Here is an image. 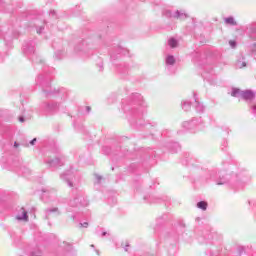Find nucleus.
I'll use <instances>...</instances> for the list:
<instances>
[{
    "instance_id": "2eb2a0df",
    "label": "nucleus",
    "mask_w": 256,
    "mask_h": 256,
    "mask_svg": "<svg viewBox=\"0 0 256 256\" xmlns=\"http://www.w3.org/2000/svg\"><path fill=\"white\" fill-rule=\"evenodd\" d=\"M118 73H120L122 79H125V76L129 74V65L120 64L117 68Z\"/></svg>"
},
{
    "instance_id": "680f3d73",
    "label": "nucleus",
    "mask_w": 256,
    "mask_h": 256,
    "mask_svg": "<svg viewBox=\"0 0 256 256\" xmlns=\"http://www.w3.org/2000/svg\"><path fill=\"white\" fill-rule=\"evenodd\" d=\"M0 37H1V33H0Z\"/></svg>"
},
{
    "instance_id": "2f4dec72",
    "label": "nucleus",
    "mask_w": 256,
    "mask_h": 256,
    "mask_svg": "<svg viewBox=\"0 0 256 256\" xmlns=\"http://www.w3.org/2000/svg\"><path fill=\"white\" fill-rule=\"evenodd\" d=\"M221 129L224 131V133H226V135H229V132L231 131V129H229L227 126H222Z\"/></svg>"
},
{
    "instance_id": "bf43d9fd",
    "label": "nucleus",
    "mask_w": 256,
    "mask_h": 256,
    "mask_svg": "<svg viewBox=\"0 0 256 256\" xmlns=\"http://www.w3.org/2000/svg\"><path fill=\"white\" fill-rule=\"evenodd\" d=\"M146 199H147V196L144 197V200H146Z\"/></svg>"
},
{
    "instance_id": "a19ab883",
    "label": "nucleus",
    "mask_w": 256,
    "mask_h": 256,
    "mask_svg": "<svg viewBox=\"0 0 256 256\" xmlns=\"http://www.w3.org/2000/svg\"><path fill=\"white\" fill-rule=\"evenodd\" d=\"M97 183H101V179H103V177L99 176V175H95Z\"/></svg>"
},
{
    "instance_id": "6e6d98bb",
    "label": "nucleus",
    "mask_w": 256,
    "mask_h": 256,
    "mask_svg": "<svg viewBox=\"0 0 256 256\" xmlns=\"http://www.w3.org/2000/svg\"><path fill=\"white\" fill-rule=\"evenodd\" d=\"M97 255H99V250H96Z\"/></svg>"
},
{
    "instance_id": "4be33fe9",
    "label": "nucleus",
    "mask_w": 256,
    "mask_h": 256,
    "mask_svg": "<svg viewBox=\"0 0 256 256\" xmlns=\"http://www.w3.org/2000/svg\"><path fill=\"white\" fill-rule=\"evenodd\" d=\"M168 45H169V47H171V49H175V47H177V45H179V42L175 38H170L168 40Z\"/></svg>"
},
{
    "instance_id": "4c0bfd02",
    "label": "nucleus",
    "mask_w": 256,
    "mask_h": 256,
    "mask_svg": "<svg viewBox=\"0 0 256 256\" xmlns=\"http://www.w3.org/2000/svg\"><path fill=\"white\" fill-rule=\"evenodd\" d=\"M30 256H41V251L31 252Z\"/></svg>"
},
{
    "instance_id": "58836bf2",
    "label": "nucleus",
    "mask_w": 256,
    "mask_h": 256,
    "mask_svg": "<svg viewBox=\"0 0 256 256\" xmlns=\"http://www.w3.org/2000/svg\"><path fill=\"white\" fill-rule=\"evenodd\" d=\"M3 7H5V1L0 0V11H3Z\"/></svg>"
},
{
    "instance_id": "8fccbe9b",
    "label": "nucleus",
    "mask_w": 256,
    "mask_h": 256,
    "mask_svg": "<svg viewBox=\"0 0 256 256\" xmlns=\"http://www.w3.org/2000/svg\"><path fill=\"white\" fill-rule=\"evenodd\" d=\"M14 147H19V143L15 142Z\"/></svg>"
},
{
    "instance_id": "864d4df0",
    "label": "nucleus",
    "mask_w": 256,
    "mask_h": 256,
    "mask_svg": "<svg viewBox=\"0 0 256 256\" xmlns=\"http://www.w3.org/2000/svg\"><path fill=\"white\" fill-rule=\"evenodd\" d=\"M203 77H204L205 79H207V76L205 75V73L203 74Z\"/></svg>"
},
{
    "instance_id": "72a5a7b5",
    "label": "nucleus",
    "mask_w": 256,
    "mask_h": 256,
    "mask_svg": "<svg viewBox=\"0 0 256 256\" xmlns=\"http://www.w3.org/2000/svg\"><path fill=\"white\" fill-rule=\"evenodd\" d=\"M244 251H245V247H243V246L238 247V255L239 256L243 255Z\"/></svg>"
},
{
    "instance_id": "49530a36",
    "label": "nucleus",
    "mask_w": 256,
    "mask_h": 256,
    "mask_svg": "<svg viewBox=\"0 0 256 256\" xmlns=\"http://www.w3.org/2000/svg\"><path fill=\"white\" fill-rule=\"evenodd\" d=\"M86 113H91V106H86Z\"/></svg>"
},
{
    "instance_id": "5fc2aeb1",
    "label": "nucleus",
    "mask_w": 256,
    "mask_h": 256,
    "mask_svg": "<svg viewBox=\"0 0 256 256\" xmlns=\"http://www.w3.org/2000/svg\"><path fill=\"white\" fill-rule=\"evenodd\" d=\"M255 52H256V43L254 44Z\"/></svg>"
},
{
    "instance_id": "79ce46f5",
    "label": "nucleus",
    "mask_w": 256,
    "mask_h": 256,
    "mask_svg": "<svg viewBox=\"0 0 256 256\" xmlns=\"http://www.w3.org/2000/svg\"><path fill=\"white\" fill-rule=\"evenodd\" d=\"M30 145H35V143H37V138H33L30 142Z\"/></svg>"
},
{
    "instance_id": "603ef678",
    "label": "nucleus",
    "mask_w": 256,
    "mask_h": 256,
    "mask_svg": "<svg viewBox=\"0 0 256 256\" xmlns=\"http://www.w3.org/2000/svg\"><path fill=\"white\" fill-rule=\"evenodd\" d=\"M107 235V232H102V237H105Z\"/></svg>"
},
{
    "instance_id": "ea45409f",
    "label": "nucleus",
    "mask_w": 256,
    "mask_h": 256,
    "mask_svg": "<svg viewBox=\"0 0 256 256\" xmlns=\"http://www.w3.org/2000/svg\"><path fill=\"white\" fill-rule=\"evenodd\" d=\"M18 121L20 123H25V116H19Z\"/></svg>"
},
{
    "instance_id": "20e7f679",
    "label": "nucleus",
    "mask_w": 256,
    "mask_h": 256,
    "mask_svg": "<svg viewBox=\"0 0 256 256\" xmlns=\"http://www.w3.org/2000/svg\"><path fill=\"white\" fill-rule=\"evenodd\" d=\"M51 151L54 153V155L47 156L45 159L46 165H48V167H63V165H65V161H67V158L61 153L57 143L54 142V148H51Z\"/></svg>"
},
{
    "instance_id": "c85d7f7f",
    "label": "nucleus",
    "mask_w": 256,
    "mask_h": 256,
    "mask_svg": "<svg viewBox=\"0 0 256 256\" xmlns=\"http://www.w3.org/2000/svg\"><path fill=\"white\" fill-rule=\"evenodd\" d=\"M55 59H63V51L58 50L54 54Z\"/></svg>"
},
{
    "instance_id": "09e8293b",
    "label": "nucleus",
    "mask_w": 256,
    "mask_h": 256,
    "mask_svg": "<svg viewBox=\"0 0 256 256\" xmlns=\"http://www.w3.org/2000/svg\"><path fill=\"white\" fill-rule=\"evenodd\" d=\"M163 219H164V216H162V217L158 218V220H157V221H163Z\"/></svg>"
},
{
    "instance_id": "473e14b6",
    "label": "nucleus",
    "mask_w": 256,
    "mask_h": 256,
    "mask_svg": "<svg viewBox=\"0 0 256 256\" xmlns=\"http://www.w3.org/2000/svg\"><path fill=\"white\" fill-rule=\"evenodd\" d=\"M55 193V189H51V190H49V188H43L42 189V193Z\"/></svg>"
},
{
    "instance_id": "0eeeda50",
    "label": "nucleus",
    "mask_w": 256,
    "mask_h": 256,
    "mask_svg": "<svg viewBox=\"0 0 256 256\" xmlns=\"http://www.w3.org/2000/svg\"><path fill=\"white\" fill-rule=\"evenodd\" d=\"M182 127L184 129H187L188 131H202V129L205 128V125L203 124V120L201 117L199 118H193L192 120L185 121L182 124Z\"/></svg>"
},
{
    "instance_id": "a211bd4d",
    "label": "nucleus",
    "mask_w": 256,
    "mask_h": 256,
    "mask_svg": "<svg viewBox=\"0 0 256 256\" xmlns=\"http://www.w3.org/2000/svg\"><path fill=\"white\" fill-rule=\"evenodd\" d=\"M167 148L172 153H177V151H181V145H179V143L177 142H169L167 144Z\"/></svg>"
},
{
    "instance_id": "dca6fc26",
    "label": "nucleus",
    "mask_w": 256,
    "mask_h": 256,
    "mask_svg": "<svg viewBox=\"0 0 256 256\" xmlns=\"http://www.w3.org/2000/svg\"><path fill=\"white\" fill-rule=\"evenodd\" d=\"M16 219L17 221H29L27 210H25V208H21L18 215H16Z\"/></svg>"
},
{
    "instance_id": "de8ad7c7",
    "label": "nucleus",
    "mask_w": 256,
    "mask_h": 256,
    "mask_svg": "<svg viewBox=\"0 0 256 256\" xmlns=\"http://www.w3.org/2000/svg\"><path fill=\"white\" fill-rule=\"evenodd\" d=\"M124 251H129V244H126V245H125Z\"/></svg>"
},
{
    "instance_id": "a878e982",
    "label": "nucleus",
    "mask_w": 256,
    "mask_h": 256,
    "mask_svg": "<svg viewBox=\"0 0 256 256\" xmlns=\"http://www.w3.org/2000/svg\"><path fill=\"white\" fill-rule=\"evenodd\" d=\"M74 127H75L76 131H79L80 133L87 134V130H85V126H83L81 124H74Z\"/></svg>"
},
{
    "instance_id": "1a4fd4ad",
    "label": "nucleus",
    "mask_w": 256,
    "mask_h": 256,
    "mask_svg": "<svg viewBox=\"0 0 256 256\" xmlns=\"http://www.w3.org/2000/svg\"><path fill=\"white\" fill-rule=\"evenodd\" d=\"M232 97H241L244 101H253L255 99V93L253 90L241 91L239 88H232Z\"/></svg>"
},
{
    "instance_id": "37998d69",
    "label": "nucleus",
    "mask_w": 256,
    "mask_h": 256,
    "mask_svg": "<svg viewBox=\"0 0 256 256\" xmlns=\"http://www.w3.org/2000/svg\"><path fill=\"white\" fill-rule=\"evenodd\" d=\"M22 173H24L25 175L26 173H31V170H29L28 168H23Z\"/></svg>"
},
{
    "instance_id": "393cba45",
    "label": "nucleus",
    "mask_w": 256,
    "mask_h": 256,
    "mask_svg": "<svg viewBox=\"0 0 256 256\" xmlns=\"http://www.w3.org/2000/svg\"><path fill=\"white\" fill-rule=\"evenodd\" d=\"M182 109L184 111H190L191 110V102L185 100L182 102Z\"/></svg>"
},
{
    "instance_id": "13d9d810",
    "label": "nucleus",
    "mask_w": 256,
    "mask_h": 256,
    "mask_svg": "<svg viewBox=\"0 0 256 256\" xmlns=\"http://www.w3.org/2000/svg\"><path fill=\"white\" fill-rule=\"evenodd\" d=\"M91 247H92V248H94V247H95V245H93V244H92V245H91Z\"/></svg>"
},
{
    "instance_id": "bb28decb",
    "label": "nucleus",
    "mask_w": 256,
    "mask_h": 256,
    "mask_svg": "<svg viewBox=\"0 0 256 256\" xmlns=\"http://www.w3.org/2000/svg\"><path fill=\"white\" fill-rule=\"evenodd\" d=\"M198 209H202V211H207V202L206 201H200L197 203Z\"/></svg>"
},
{
    "instance_id": "f03ea898",
    "label": "nucleus",
    "mask_w": 256,
    "mask_h": 256,
    "mask_svg": "<svg viewBox=\"0 0 256 256\" xmlns=\"http://www.w3.org/2000/svg\"><path fill=\"white\" fill-rule=\"evenodd\" d=\"M62 181L67 183L68 187H72L70 196L67 199V203L70 207H87L89 205V200L85 197V193L79 191L77 187H79V174L73 171V168L64 172L60 175Z\"/></svg>"
},
{
    "instance_id": "9d476101",
    "label": "nucleus",
    "mask_w": 256,
    "mask_h": 256,
    "mask_svg": "<svg viewBox=\"0 0 256 256\" xmlns=\"http://www.w3.org/2000/svg\"><path fill=\"white\" fill-rule=\"evenodd\" d=\"M163 17H166V19H179L180 21H185L189 15L185 12H181L177 10L176 12H172L171 10H163L162 12Z\"/></svg>"
},
{
    "instance_id": "f704fd0d",
    "label": "nucleus",
    "mask_w": 256,
    "mask_h": 256,
    "mask_svg": "<svg viewBox=\"0 0 256 256\" xmlns=\"http://www.w3.org/2000/svg\"><path fill=\"white\" fill-rule=\"evenodd\" d=\"M221 149H222L223 151H225V149H227V140H224V141L222 142V144H221Z\"/></svg>"
},
{
    "instance_id": "c03bdc74",
    "label": "nucleus",
    "mask_w": 256,
    "mask_h": 256,
    "mask_svg": "<svg viewBox=\"0 0 256 256\" xmlns=\"http://www.w3.org/2000/svg\"><path fill=\"white\" fill-rule=\"evenodd\" d=\"M98 67H99V71H103V62H100L98 64Z\"/></svg>"
},
{
    "instance_id": "412c9836",
    "label": "nucleus",
    "mask_w": 256,
    "mask_h": 256,
    "mask_svg": "<svg viewBox=\"0 0 256 256\" xmlns=\"http://www.w3.org/2000/svg\"><path fill=\"white\" fill-rule=\"evenodd\" d=\"M236 67L238 69H243V67H247V62H245V58L242 57L238 59L236 62Z\"/></svg>"
},
{
    "instance_id": "4d7b16f0",
    "label": "nucleus",
    "mask_w": 256,
    "mask_h": 256,
    "mask_svg": "<svg viewBox=\"0 0 256 256\" xmlns=\"http://www.w3.org/2000/svg\"><path fill=\"white\" fill-rule=\"evenodd\" d=\"M0 56L3 57V54L0 52Z\"/></svg>"
},
{
    "instance_id": "b1692460",
    "label": "nucleus",
    "mask_w": 256,
    "mask_h": 256,
    "mask_svg": "<svg viewBox=\"0 0 256 256\" xmlns=\"http://www.w3.org/2000/svg\"><path fill=\"white\" fill-rule=\"evenodd\" d=\"M166 65H175V56L168 55L166 57Z\"/></svg>"
},
{
    "instance_id": "f257e3e1",
    "label": "nucleus",
    "mask_w": 256,
    "mask_h": 256,
    "mask_svg": "<svg viewBox=\"0 0 256 256\" xmlns=\"http://www.w3.org/2000/svg\"><path fill=\"white\" fill-rule=\"evenodd\" d=\"M122 110L127 115L128 121L134 129H141L145 125V111L147 104L139 93L132 94L129 98L122 100Z\"/></svg>"
},
{
    "instance_id": "6e6552de",
    "label": "nucleus",
    "mask_w": 256,
    "mask_h": 256,
    "mask_svg": "<svg viewBox=\"0 0 256 256\" xmlns=\"http://www.w3.org/2000/svg\"><path fill=\"white\" fill-rule=\"evenodd\" d=\"M59 107H61V104L54 101L43 102L40 105L41 111L46 115H55L59 111Z\"/></svg>"
},
{
    "instance_id": "39448f33",
    "label": "nucleus",
    "mask_w": 256,
    "mask_h": 256,
    "mask_svg": "<svg viewBox=\"0 0 256 256\" xmlns=\"http://www.w3.org/2000/svg\"><path fill=\"white\" fill-rule=\"evenodd\" d=\"M35 45L36 43L33 40L26 41L22 46V51L33 63H43V59H41V56L35 51Z\"/></svg>"
},
{
    "instance_id": "cd10ccee",
    "label": "nucleus",
    "mask_w": 256,
    "mask_h": 256,
    "mask_svg": "<svg viewBox=\"0 0 256 256\" xmlns=\"http://www.w3.org/2000/svg\"><path fill=\"white\" fill-rule=\"evenodd\" d=\"M102 152L104 153V155H111V147L109 146H104L102 148Z\"/></svg>"
},
{
    "instance_id": "aec40b11",
    "label": "nucleus",
    "mask_w": 256,
    "mask_h": 256,
    "mask_svg": "<svg viewBox=\"0 0 256 256\" xmlns=\"http://www.w3.org/2000/svg\"><path fill=\"white\" fill-rule=\"evenodd\" d=\"M224 23L225 25H231L232 27H237V21H235V18L233 16L224 18Z\"/></svg>"
},
{
    "instance_id": "c756f323",
    "label": "nucleus",
    "mask_w": 256,
    "mask_h": 256,
    "mask_svg": "<svg viewBox=\"0 0 256 256\" xmlns=\"http://www.w3.org/2000/svg\"><path fill=\"white\" fill-rule=\"evenodd\" d=\"M44 30H45L44 26H40V27L36 26V32L38 33V35H41V33H43Z\"/></svg>"
},
{
    "instance_id": "423d86ee",
    "label": "nucleus",
    "mask_w": 256,
    "mask_h": 256,
    "mask_svg": "<svg viewBox=\"0 0 256 256\" xmlns=\"http://www.w3.org/2000/svg\"><path fill=\"white\" fill-rule=\"evenodd\" d=\"M202 178L205 181H215L216 185H226V183H229V179L225 175L221 174V172H217V169L205 171Z\"/></svg>"
},
{
    "instance_id": "052dcab7",
    "label": "nucleus",
    "mask_w": 256,
    "mask_h": 256,
    "mask_svg": "<svg viewBox=\"0 0 256 256\" xmlns=\"http://www.w3.org/2000/svg\"><path fill=\"white\" fill-rule=\"evenodd\" d=\"M48 225H51V222H48Z\"/></svg>"
},
{
    "instance_id": "f3484780",
    "label": "nucleus",
    "mask_w": 256,
    "mask_h": 256,
    "mask_svg": "<svg viewBox=\"0 0 256 256\" xmlns=\"http://www.w3.org/2000/svg\"><path fill=\"white\" fill-rule=\"evenodd\" d=\"M246 29H247L250 37H252V39H256V22H252V23L248 24Z\"/></svg>"
},
{
    "instance_id": "4468645a",
    "label": "nucleus",
    "mask_w": 256,
    "mask_h": 256,
    "mask_svg": "<svg viewBox=\"0 0 256 256\" xmlns=\"http://www.w3.org/2000/svg\"><path fill=\"white\" fill-rule=\"evenodd\" d=\"M194 101H195V111L196 113H205V105L203 103L199 102V98H197V94L194 93Z\"/></svg>"
},
{
    "instance_id": "7ed1b4c3",
    "label": "nucleus",
    "mask_w": 256,
    "mask_h": 256,
    "mask_svg": "<svg viewBox=\"0 0 256 256\" xmlns=\"http://www.w3.org/2000/svg\"><path fill=\"white\" fill-rule=\"evenodd\" d=\"M36 85H40V87H42L44 97H55V95H58V97H60L62 101H65L69 96V94L67 93V90L65 89H61V90L51 89V76L47 74L38 75L36 79Z\"/></svg>"
},
{
    "instance_id": "3c124183",
    "label": "nucleus",
    "mask_w": 256,
    "mask_h": 256,
    "mask_svg": "<svg viewBox=\"0 0 256 256\" xmlns=\"http://www.w3.org/2000/svg\"><path fill=\"white\" fill-rule=\"evenodd\" d=\"M163 201H169L168 197L163 198Z\"/></svg>"
},
{
    "instance_id": "a18cd8bd",
    "label": "nucleus",
    "mask_w": 256,
    "mask_h": 256,
    "mask_svg": "<svg viewBox=\"0 0 256 256\" xmlns=\"http://www.w3.org/2000/svg\"><path fill=\"white\" fill-rule=\"evenodd\" d=\"M50 15H51L52 17H55V15H57V12H55V10H51V11H50Z\"/></svg>"
},
{
    "instance_id": "e433bc0d",
    "label": "nucleus",
    "mask_w": 256,
    "mask_h": 256,
    "mask_svg": "<svg viewBox=\"0 0 256 256\" xmlns=\"http://www.w3.org/2000/svg\"><path fill=\"white\" fill-rule=\"evenodd\" d=\"M79 226L87 229L89 227V223L88 222L80 223Z\"/></svg>"
},
{
    "instance_id": "f8f14e48",
    "label": "nucleus",
    "mask_w": 256,
    "mask_h": 256,
    "mask_svg": "<svg viewBox=\"0 0 256 256\" xmlns=\"http://www.w3.org/2000/svg\"><path fill=\"white\" fill-rule=\"evenodd\" d=\"M53 215L59 217V215H61V210L57 207L47 208L44 210V219H46V221H49Z\"/></svg>"
},
{
    "instance_id": "6ab92c4d",
    "label": "nucleus",
    "mask_w": 256,
    "mask_h": 256,
    "mask_svg": "<svg viewBox=\"0 0 256 256\" xmlns=\"http://www.w3.org/2000/svg\"><path fill=\"white\" fill-rule=\"evenodd\" d=\"M185 163L186 165H190L193 167L195 163H197V159L193 155L187 154L185 157Z\"/></svg>"
},
{
    "instance_id": "7c9ffc66",
    "label": "nucleus",
    "mask_w": 256,
    "mask_h": 256,
    "mask_svg": "<svg viewBox=\"0 0 256 256\" xmlns=\"http://www.w3.org/2000/svg\"><path fill=\"white\" fill-rule=\"evenodd\" d=\"M229 45L232 47V49H235L237 47V42L235 40H230Z\"/></svg>"
},
{
    "instance_id": "9b49d317",
    "label": "nucleus",
    "mask_w": 256,
    "mask_h": 256,
    "mask_svg": "<svg viewBox=\"0 0 256 256\" xmlns=\"http://www.w3.org/2000/svg\"><path fill=\"white\" fill-rule=\"evenodd\" d=\"M74 51L75 53H84L85 55H87V53L91 51V41L81 40L76 44Z\"/></svg>"
},
{
    "instance_id": "ddd939ff",
    "label": "nucleus",
    "mask_w": 256,
    "mask_h": 256,
    "mask_svg": "<svg viewBox=\"0 0 256 256\" xmlns=\"http://www.w3.org/2000/svg\"><path fill=\"white\" fill-rule=\"evenodd\" d=\"M128 50L121 47V46H117L116 48H114L113 52L110 54V57L112 59V61H115L116 59H119V56L117 55H127Z\"/></svg>"
},
{
    "instance_id": "c9c22d12",
    "label": "nucleus",
    "mask_w": 256,
    "mask_h": 256,
    "mask_svg": "<svg viewBox=\"0 0 256 256\" xmlns=\"http://www.w3.org/2000/svg\"><path fill=\"white\" fill-rule=\"evenodd\" d=\"M251 113L252 115L256 116V105L251 106Z\"/></svg>"
},
{
    "instance_id": "5701e85b",
    "label": "nucleus",
    "mask_w": 256,
    "mask_h": 256,
    "mask_svg": "<svg viewBox=\"0 0 256 256\" xmlns=\"http://www.w3.org/2000/svg\"><path fill=\"white\" fill-rule=\"evenodd\" d=\"M7 209V202L3 200V194L0 191V211Z\"/></svg>"
}]
</instances>
